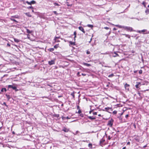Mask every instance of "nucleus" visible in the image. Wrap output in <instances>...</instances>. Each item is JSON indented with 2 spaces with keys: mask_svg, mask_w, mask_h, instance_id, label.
<instances>
[{
  "mask_svg": "<svg viewBox=\"0 0 149 149\" xmlns=\"http://www.w3.org/2000/svg\"><path fill=\"white\" fill-rule=\"evenodd\" d=\"M11 17H13L14 18H19V17L17 15H15L14 16H12Z\"/></svg>",
  "mask_w": 149,
  "mask_h": 149,
  "instance_id": "obj_14",
  "label": "nucleus"
},
{
  "mask_svg": "<svg viewBox=\"0 0 149 149\" xmlns=\"http://www.w3.org/2000/svg\"><path fill=\"white\" fill-rule=\"evenodd\" d=\"M115 26H116V27H118L119 28H123V26H122L121 25H115Z\"/></svg>",
  "mask_w": 149,
  "mask_h": 149,
  "instance_id": "obj_21",
  "label": "nucleus"
},
{
  "mask_svg": "<svg viewBox=\"0 0 149 149\" xmlns=\"http://www.w3.org/2000/svg\"><path fill=\"white\" fill-rule=\"evenodd\" d=\"M118 56V54L115 52L114 54H112V56L113 57H116Z\"/></svg>",
  "mask_w": 149,
  "mask_h": 149,
  "instance_id": "obj_12",
  "label": "nucleus"
},
{
  "mask_svg": "<svg viewBox=\"0 0 149 149\" xmlns=\"http://www.w3.org/2000/svg\"><path fill=\"white\" fill-rule=\"evenodd\" d=\"M1 92H3L4 91L5 92H6L7 90L5 88H3L1 90Z\"/></svg>",
  "mask_w": 149,
  "mask_h": 149,
  "instance_id": "obj_17",
  "label": "nucleus"
},
{
  "mask_svg": "<svg viewBox=\"0 0 149 149\" xmlns=\"http://www.w3.org/2000/svg\"><path fill=\"white\" fill-rule=\"evenodd\" d=\"M88 118L91 120H94L95 119V118L93 116H88Z\"/></svg>",
  "mask_w": 149,
  "mask_h": 149,
  "instance_id": "obj_13",
  "label": "nucleus"
},
{
  "mask_svg": "<svg viewBox=\"0 0 149 149\" xmlns=\"http://www.w3.org/2000/svg\"><path fill=\"white\" fill-rule=\"evenodd\" d=\"M81 113V111L80 109H79L78 111V113Z\"/></svg>",
  "mask_w": 149,
  "mask_h": 149,
  "instance_id": "obj_42",
  "label": "nucleus"
},
{
  "mask_svg": "<svg viewBox=\"0 0 149 149\" xmlns=\"http://www.w3.org/2000/svg\"><path fill=\"white\" fill-rule=\"evenodd\" d=\"M130 85L127 84H126L125 85V87L126 89L129 91V87Z\"/></svg>",
  "mask_w": 149,
  "mask_h": 149,
  "instance_id": "obj_6",
  "label": "nucleus"
},
{
  "mask_svg": "<svg viewBox=\"0 0 149 149\" xmlns=\"http://www.w3.org/2000/svg\"><path fill=\"white\" fill-rule=\"evenodd\" d=\"M55 64V61L54 60H52L50 61H48V64L51 65Z\"/></svg>",
  "mask_w": 149,
  "mask_h": 149,
  "instance_id": "obj_5",
  "label": "nucleus"
},
{
  "mask_svg": "<svg viewBox=\"0 0 149 149\" xmlns=\"http://www.w3.org/2000/svg\"><path fill=\"white\" fill-rule=\"evenodd\" d=\"M66 4H67V5L68 6H72V5H70L69 4V3L68 2H67L66 3Z\"/></svg>",
  "mask_w": 149,
  "mask_h": 149,
  "instance_id": "obj_32",
  "label": "nucleus"
},
{
  "mask_svg": "<svg viewBox=\"0 0 149 149\" xmlns=\"http://www.w3.org/2000/svg\"><path fill=\"white\" fill-rule=\"evenodd\" d=\"M98 116H101V115L100 114H99L98 115Z\"/></svg>",
  "mask_w": 149,
  "mask_h": 149,
  "instance_id": "obj_58",
  "label": "nucleus"
},
{
  "mask_svg": "<svg viewBox=\"0 0 149 149\" xmlns=\"http://www.w3.org/2000/svg\"><path fill=\"white\" fill-rule=\"evenodd\" d=\"M114 76V74H112L108 76V77H112Z\"/></svg>",
  "mask_w": 149,
  "mask_h": 149,
  "instance_id": "obj_28",
  "label": "nucleus"
},
{
  "mask_svg": "<svg viewBox=\"0 0 149 149\" xmlns=\"http://www.w3.org/2000/svg\"><path fill=\"white\" fill-rule=\"evenodd\" d=\"M148 8H149V5L148 6Z\"/></svg>",
  "mask_w": 149,
  "mask_h": 149,
  "instance_id": "obj_64",
  "label": "nucleus"
},
{
  "mask_svg": "<svg viewBox=\"0 0 149 149\" xmlns=\"http://www.w3.org/2000/svg\"><path fill=\"white\" fill-rule=\"evenodd\" d=\"M58 44H57L54 46V48H57L58 47Z\"/></svg>",
  "mask_w": 149,
  "mask_h": 149,
  "instance_id": "obj_30",
  "label": "nucleus"
},
{
  "mask_svg": "<svg viewBox=\"0 0 149 149\" xmlns=\"http://www.w3.org/2000/svg\"><path fill=\"white\" fill-rule=\"evenodd\" d=\"M91 41V39L90 41H89V42H90Z\"/></svg>",
  "mask_w": 149,
  "mask_h": 149,
  "instance_id": "obj_63",
  "label": "nucleus"
},
{
  "mask_svg": "<svg viewBox=\"0 0 149 149\" xmlns=\"http://www.w3.org/2000/svg\"><path fill=\"white\" fill-rule=\"evenodd\" d=\"M145 13L146 14H148L149 13V10L148 9H147L145 11Z\"/></svg>",
  "mask_w": 149,
  "mask_h": 149,
  "instance_id": "obj_27",
  "label": "nucleus"
},
{
  "mask_svg": "<svg viewBox=\"0 0 149 149\" xmlns=\"http://www.w3.org/2000/svg\"><path fill=\"white\" fill-rule=\"evenodd\" d=\"M66 118L67 119H70V118H69L68 116L67 117H66Z\"/></svg>",
  "mask_w": 149,
  "mask_h": 149,
  "instance_id": "obj_52",
  "label": "nucleus"
},
{
  "mask_svg": "<svg viewBox=\"0 0 149 149\" xmlns=\"http://www.w3.org/2000/svg\"><path fill=\"white\" fill-rule=\"evenodd\" d=\"M86 53L87 54H90V52L88 51Z\"/></svg>",
  "mask_w": 149,
  "mask_h": 149,
  "instance_id": "obj_49",
  "label": "nucleus"
},
{
  "mask_svg": "<svg viewBox=\"0 0 149 149\" xmlns=\"http://www.w3.org/2000/svg\"><path fill=\"white\" fill-rule=\"evenodd\" d=\"M55 117H59V115L58 114H57L55 115Z\"/></svg>",
  "mask_w": 149,
  "mask_h": 149,
  "instance_id": "obj_44",
  "label": "nucleus"
},
{
  "mask_svg": "<svg viewBox=\"0 0 149 149\" xmlns=\"http://www.w3.org/2000/svg\"><path fill=\"white\" fill-rule=\"evenodd\" d=\"M26 3L29 5H31V4H35L36 3V2L34 1H32L30 2H29L28 1H26Z\"/></svg>",
  "mask_w": 149,
  "mask_h": 149,
  "instance_id": "obj_4",
  "label": "nucleus"
},
{
  "mask_svg": "<svg viewBox=\"0 0 149 149\" xmlns=\"http://www.w3.org/2000/svg\"><path fill=\"white\" fill-rule=\"evenodd\" d=\"M10 19L12 20V21H13L16 23H18V22L16 20H15V19H14V18H13V17H10Z\"/></svg>",
  "mask_w": 149,
  "mask_h": 149,
  "instance_id": "obj_15",
  "label": "nucleus"
},
{
  "mask_svg": "<svg viewBox=\"0 0 149 149\" xmlns=\"http://www.w3.org/2000/svg\"><path fill=\"white\" fill-rule=\"evenodd\" d=\"M24 14L27 16L29 17H31V15L29 13H25Z\"/></svg>",
  "mask_w": 149,
  "mask_h": 149,
  "instance_id": "obj_10",
  "label": "nucleus"
},
{
  "mask_svg": "<svg viewBox=\"0 0 149 149\" xmlns=\"http://www.w3.org/2000/svg\"><path fill=\"white\" fill-rule=\"evenodd\" d=\"M117 113V111H113V113L114 114H116Z\"/></svg>",
  "mask_w": 149,
  "mask_h": 149,
  "instance_id": "obj_36",
  "label": "nucleus"
},
{
  "mask_svg": "<svg viewBox=\"0 0 149 149\" xmlns=\"http://www.w3.org/2000/svg\"><path fill=\"white\" fill-rule=\"evenodd\" d=\"M27 8H31V9H33V7L32 6H29L28 7H27Z\"/></svg>",
  "mask_w": 149,
  "mask_h": 149,
  "instance_id": "obj_35",
  "label": "nucleus"
},
{
  "mask_svg": "<svg viewBox=\"0 0 149 149\" xmlns=\"http://www.w3.org/2000/svg\"><path fill=\"white\" fill-rule=\"evenodd\" d=\"M142 70H140L139 71V73L140 74H142Z\"/></svg>",
  "mask_w": 149,
  "mask_h": 149,
  "instance_id": "obj_38",
  "label": "nucleus"
},
{
  "mask_svg": "<svg viewBox=\"0 0 149 149\" xmlns=\"http://www.w3.org/2000/svg\"><path fill=\"white\" fill-rule=\"evenodd\" d=\"M14 41L15 42L18 43L19 42V40L18 39H17L16 38H14Z\"/></svg>",
  "mask_w": 149,
  "mask_h": 149,
  "instance_id": "obj_20",
  "label": "nucleus"
},
{
  "mask_svg": "<svg viewBox=\"0 0 149 149\" xmlns=\"http://www.w3.org/2000/svg\"><path fill=\"white\" fill-rule=\"evenodd\" d=\"M2 104L3 105H4L8 107V106L6 105V104L5 102H4Z\"/></svg>",
  "mask_w": 149,
  "mask_h": 149,
  "instance_id": "obj_41",
  "label": "nucleus"
},
{
  "mask_svg": "<svg viewBox=\"0 0 149 149\" xmlns=\"http://www.w3.org/2000/svg\"><path fill=\"white\" fill-rule=\"evenodd\" d=\"M113 122V120L112 119H111L108 121L107 125L110 127H111L112 126Z\"/></svg>",
  "mask_w": 149,
  "mask_h": 149,
  "instance_id": "obj_2",
  "label": "nucleus"
},
{
  "mask_svg": "<svg viewBox=\"0 0 149 149\" xmlns=\"http://www.w3.org/2000/svg\"><path fill=\"white\" fill-rule=\"evenodd\" d=\"M6 98L8 99V100H9L10 98V96L7 94H6Z\"/></svg>",
  "mask_w": 149,
  "mask_h": 149,
  "instance_id": "obj_19",
  "label": "nucleus"
},
{
  "mask_svg": "<svg viewBox=\"0 0 149 149\" xmlns=\"http://www.w3.org/2000/svg\"><path fill=\"white\" fill-rule=\"evenodd\" d=\"M124 35H125L126 37H127V36H128L129 35H128L126 34H123Z\"/></svg>",
  "mask_w": 149,
  "mask_h": 149,
  "instance_id": "obj_51",
  "label": "nucleus"
},
{
  "mask_svg": "<svg viewBox=\"0 0 149 149\" xmlns=\"http://www.w3.org/2000/svg\"><path fill=\"white\" fill-rule=\"evenodd\" d=\"M60 38L59 37H55L54 40H55V42H59L60 41L58 40Z\"/></svg>",
  "mask_w": 149,
  "mask_h": 149,
  "instance_id": "obj_7",
  "label": "nucleus"
},
{
  "mask_svg": "<svg viewBox=\"0 0 149 149\" xmlns=\"http://www.w3.org/2000/svg\"><path fill=\"white\" fill-rule=\"evenodd\" d=\"M7 45L9 47H10V45L9 44V43H8L7 44Z\"/></svg>",
  "mask_w": 149,
  "mask_h": 149,
  "instance_id": "obj_53",
  "label": "nucleus"
},
{
  "mask_svg": "<svg viewBox=\"0 0 149 149\" xmlns=\"http://www.w3.org/2000/svg\"><path fill=\"white\" fill-rule=\"evenodd\" d=\"M88 147H91L92 146V144L91 143H89L88 145Z\"/></svg>",
  "mask_w": 149,
  "mask_h": 149,
  "instance_id": "obj_37",
  "label": "nucleus"
},
{
  "mask_svg": "<svg viewBox=\"0 0 149 149\" xmlns=\"http://www.w3.org/2000/svg\"><path fill=\"white\" fill-rule=\"evenodd\" d=\"M140 84V83H138V84H136V85H135V87H136V88H138L139 87V84Z\"/></svg>",
  "mask_w": 149,
  "mask_h": 149,
  "instance_id": "obj_29",
  "label": "nucleus"
},
{
  "mask_svg": "<svg viewBox=\"0 0 149 149\" xmlns=\"http://www.w3.org/2000/svg\"><path fill=\"white\" fill-rule=\"evenodd\" d=\"M62 119L63 120H65L66 118V117H65L64 116H62Z\"/></svg>",
  "mask_w": 149,
  "mask_h": 149,
  "instance_id": "obj_39",
  "label": "nucleus"
},
{
  "mask_svg": "<svg viewBox=\"0 0 149 149\" xmlns=\"http://www.w3.org/2000/svg\"><path fill=\"white\" fill-rule=\"evenodd\" d=\"M77 109H79H79H79V106H77Z\"/></svg>",
  "mask_w": 149,
  "mask_h": 149,
  "instance_id": "obj_48",
  "label": "nucleus"
},
{
  "mask_svg": "<svg viewBox=\"0 0 149 149\" xmlns=\"http://www.w3.org/2000/svg\"><path fill=\"white\" fill-rule=\"evenodd\" d=\"M26 32L27 33L29 34L32 33V31H30L29 29H26Z\"/></svg>",
  "mask_w": 149,
  "mask_h": 149,
  "instance_id": "obj_18",
  "label": "nucleus"
},
{
  "mask_svg": "<svg viewBox=\"0 0 149 149\" xmlns=\"http://www.w3.org/2000/svg\"><path fill=\"white\" fill-rule=\"evenodd\" d=\"M77 34V33L76 31H75L74 32V40L75 41V38H76V35Z\"/></svg>",
  "mask_w": 149,
  "mask_h": 149,
  "instance_id": "obj_23",
  "label": "nucleus"
},
{
  "mask_svg": "<svg viewBox=\"0 0 149 149\" xmlns=\"http://www.w3.org/2000/svg\"><path fill=\"white\" fill-rule=\"evenodd\" d=\"M79 131H77L76 132V134H77V133H78L79 132Z\"/></svg>",
  "mask_w": 149,
  "mask_h": 149,
  "instance_id": "obj_55",
  "label": "nucleus"
},
{
  "mask_svg": "<svg viewBox=\"0 0 149 149\" xmlns=\"http://www.w3.org/2000/svg\"><path fill=\"white\" fill-rule=\"evenodd\" d=\"M54 50V48H51L50 49V51L51 52H52Z\"/></svg>",
  "mask_w": 149,
  "mask_h": 149,
  "instance_id": "obj_34",
  "label": "nucleus"
},
{
  "mask_svg": "<svg viewBox=\"0 0 149 149\" xmlns=\"http://www.w3.org/2000/svg\"><path fill=\"white\" fill-rule=\"evenodd\" d=\"M62 131H63L65 132H67L69 131V130L68 129L64 127Z\"/></svg>",
  "mask_w": 149,
  "mask_h": 149,
  "instance_id": "obj_9",
  "label": "nucleus"
},
{
  "mask_svg": "<svg viewBox=\"0 0 149 149\" xmlns=\"http://www.w3.org/2000/svg\"><path fill=\"white\" fill-rule=\"evenodd\" d=\"M146 146H143V148H145L146 147Z\"/></svg>",
  "mask_w": 149,
  "mask_h": 149,
  "instance_id": "obj_60",
  "label": "nucleus"
},
{
  "mask_svg": "<svg viewBox=\"0 0 149 149\" xmlns=\"http://www.w3.org/2000/svg\"><path fill=\"white\" fill-rule=\"evenodd\" d=\"M8 86L9 88H12L13 90H15V91L17 90V88L15 86H13L11 85H9Z\"/></svg>",
  "mask_w": 149,
  "mask_h": 149,
  "instance_id": "obj_3",
  "label": "nucleus"
},
{
  "mask_svg": "<svg viewBox=\"0 0 149 149\" xmlns=\"http://www.w3.org/2000/svg\"><path fill=\"white\" fill-rule=\"evenodd\" d=\"M126 148V147H124L122 149H125Z\"/></svg>",
  "mask_w": 149,
  "mask_h": 149,
  "instance_id": "obj_56",
  "label": "nucleus"
},
{
  "mask_svg": "<svg viewBox=\"0 0 149 149\" xmlns=\"http://www.w3.org/2000/svg\"><path fill=\"white\" fill-rule=\"evenodd\" d=\"M70 44L72 45H75V42H72L70 41L69 42Z\"/></svg>",
  "mask_w": 149,
  "mask_h": 149,
  "instance_id": "obj_16",
  "label": "nucleus"
},
{
  "mask_svg": "<svg viewBox=\"0 0 149 149\" xmlns=\"http://www.w3.org/2000/svg\"><path fill=\"white\" fill-rule=\"evenodd\" d=\"M146 2L145 1H143L142 3V4L145 7H146Z\"/></svg>",
  "mask_w": 149,
  "mask_h": 149,
  "instance_id": "obj_31",
  "label": "nucleus"
},
{
  "mask_svg": "<svg viewBox=\"0 0 149 149\" xmlns=\"http://www.w3.org/2000/svg\"><path fill=\"white\" fill-rule=\"evenodd\" d=\"M105 109L106 111H108L109 109H111V108L109 107H106L105 108Z\"/></svg>",
  "mask_w": 149,
  "mask_h": 149,
  "instance_id": "obj_25",
  "label": "nucleus"
},
{
  "mask_svg": "<svg viewBox=\"0 0 149 149\" xmlns=\"http://www.w3.org/2000/svg\"><path fill=\"white\" fill-rule=\"evenodd\" d=\"M146 31V30L143 29L141 31H139L138 32L139 33H141V32H144Z\"/></svg>",
  "mask_w": 149,
  "mask_h": 149,
  "instance_id": "obj_22",
  "label": "nucleus"
},
{
  "mask_svg": "<svg viewBox=\"0 0 149 149\" xmlns=\"http://www.w3.org/2000/svg\"><path fill=\"white\" fill-rule=\"evenodd\" d=\"M32 12H34V10H33V9H32Z\"/></svg>",
  "mask_w": 149,
  "mask_h": 149,
  "instance_id": "obj_59",
  "label": "nucleus"
},
{
  "mask_svg": "<svg viewBox=\"0 0 149 149\" xmlns=\"http://www.w3.org/2000/svg\"><path fill=\"white\" fill-rule=\"evenodd\" d=\"M128 116L129 115L128 114H127L125 116V117L126 118H127Z\"/></svg>",
  "mask_w": 149,
  "mask_h": 149,
  "instance_id": "obj_45",
  "label": "nucleus"
},
{
  "mask_svg": "<svg viewBox=\"0 0 149 149\" xmlns=\"http://www.w3.org/2000/svg\"><path fill=\"white\" fill-rule=\"evenodd\" d=\"M104 28L105 29H107V30H108V29H109V28L108 27H105Z\"/></svg>",
  "mask_w": 149,
  "mask_h": 149,
  "instance_id": "obj_47",
  "label": "nucleus"
},
{
  "mask_svg": "<svg viewBox=\"0 0 149 149\" xmlns=\"http://www.w3.org/2000/svg\"><path fill=\"white\" fill-rule=\"evenodd\" d=\"M105 140L104 139H102L100 141V143H102Z\"/></svg>",
  "mask_w": 149,
  "mask_h": 149,
  "instance_id": "obj_26",
  "label": "nucleus"
},
{
  "mask_svg": "<svg viewBox=\"0 0 149 149\" xmlns=\"http://www.w3.org/2000/svg\"><path fill=\"white\" fill-rule=\"evenodd\" d=\"M54 4L55 6H59L58 4L55 2L54 3Z\"/></svg>",
  "mask_w": 149,
  "mask_h": 149,
  "instance_id": "obj_33",
  "label": "nucleus"
},
{
  "mask_svg": "<svg viewBox=\"0 0 149 149\" xmlns=\"http://www.w3.org/2000/svg\"><path fill=\"white\" fill-rule=\"evenodd\" d=\"M93 114L94 115H96L97 114V113L96 112H93Z\"/></svg>",
  "mask_w": 149,
  "mask_h": 149,
  "instance_id": "obj_40",
  "label": "nucleus"
},
{
  "mask_svg": "<svg viewBox=\"0 0 149 149\" xmlns=\"http://www.w3.org/2000/svg\"><path fill=\"white\" fill-rule=\"evenodd\" d=\"M136 71H135L134 72V73H136Z\"/></svg>",
  "mask_w": 149,
  "mask_h": 149,
  "instance_id": "obj_62",
  "label": "nucleus"
},
{
  "mask_svg": "<svg viewBox=\"0 0 149 149\" xmlns=\"http://www.w3.org/2000/svg\"><path fill=\"white\" fill-rule=\"evenodd\" d=\"M53 12L55 14L57 15L58 14L57 12L56 11H54Z\"/></svg>",
  "mask_w": 149,
  "mask_h": 149,
  "instance_id": "obj_43",
  "label": "nucleus"
},
{
  "mask_svg": "<svg viewBox=\"0 0 149 149\" xmlns=\"http://www.w3.org/2000/svg\"><path fill=\"white\" fill-rule=\"evenodd\" d=\"M111 138L110 137V136H108V139L109 140H110V139H111Z\"/></svg>",
  "mask_w": 149,
  "mask_h": 149,
  "instance_id": "obj_46",
  "label": "nucleus"
},
{
  "mask_svg": "<svg viewBox=\"0 0 149 149\" xmlns=\"http://www.w3.org/2000/svg\"><path fill=\"white\" fill-rule=\"evenodd\" d=\"M123 28L127 31L131 32L133 31L132 28L130 26H123Z\"/></svg>",
  "mask_w": 149,
  "mask_h": 149,
  "instance_id": "obj_1",
  "label": "nucleus"
},
{
  "mask_svg": "<svg viewBox=\"0 0 149 149\" xmlns=\"http://www.w3.org/2000/svg\"><path fill=\"white\" fill-rule=\"evenodd\" d=\"M91 111H90L89 112V113H91Z\"/></svg>",
  "mask_w": 149,
  "mask_h": 149,
  "instance_id": "obj_61",
  "label": "nucleus"
},
{
  "mask_svg": "<svg viewBox=\"0 0 149 149\" xmlns=\"http://www.w3.org/2000/svg\"><path fill=\"white\" fill-rule=\"evenodd\" d=\"M83 64L85 65L86 66H87L89 67L91 66V65L90 64L87 63H83Z\"/></svg>",
  "mask_w": 149,
  "mask_h": 149,
  "instance_id": "obj_11",
  "label": "nucleus"
},
{
  "mask_svg": "<svg viewBox=\"0 0 149 149\" xmlns=\"http://www.w3.org/2000/svg\"><path fill=\"white\" fill-rule=\"evenodd\" d=\"M81 75L83 76H85L86 75V74L84 73H82Z\"/></svg>",
  "mask_w": 149,
  "mask_h": 149,
  "instance_id": "obj_50",
  "label": "nucleus"
},
{
  "mask_svg": "<svg viewBox=\"0 0 149 149\" xmlns=\"http://www.w3.org/2000/svg\"><path fill=\"white\" fill-rule=\"evenodd\" d=\"M79 29L80 31H81L83 33H85V31L84 30V28L82 26H80L79 27Z\"/></svg>",
  "mask_w": 149,
  "mask_h": 149,
  "instance_id": "obj_8",
  "label": "nucleus"
},
{
  "mask_svg": "<svg viewBox=\"0 0 149 149\" xmlns=\"http://www.w3.org/2000/svg\"><path fill=\"white\" fill-rule=\"evenodd\" d=\"M87 26L91 28H92L93 27V25L91 24H88Z\"/></svg>",
  "mask_w": 149,
  "mask_h": 149,
  "instance_id": "obj_24",
  "label": "nucleus"
},
{
  "mask_svg": "<svg viewBox=\"0 0 149 149\" xmlns=\"http://www.w3.org/2000/svg\"><path fill=\"white\" fill-rule=\"evenodd\" d=\"M138 95H140V93H139V92H138Z\"/></svg>",
  "mask_w": 149,
  "mask_h": 149,
  "instance_id": "obj_57",
  "label": "nucleus"
},
{
  "mask_svg": "<svg viewBox=\"0 0 149 149\" xmlns=\"http://www.w3.org/2000/svg\"><path fill=\"white\" fill-rule=\"evenodd\" d=\"M116 29H116V28H113V30H116Z\"/></svg>",
  "mask_w": 149,
  "mask_h": 149,
  "instance_id": "obj_54",
  "label": "nucleus"
}]
</instances>
